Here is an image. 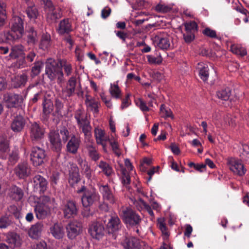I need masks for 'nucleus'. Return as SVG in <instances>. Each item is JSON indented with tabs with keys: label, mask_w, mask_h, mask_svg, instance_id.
Masks as SVG:
<instances>
[{
	"label": "nucleus",
	"mask_w": 249,
	"mask_h": 249,
	"mask_svg": "<svg viewBox=\"0 0 249 249\" xmlns=\"http://www.w3.org/2000/svg\"><path fill=\"white\" fill-rule=\"evenodd\" d=\"M119 215L127 225L131 227L136 226L138 228L142 221L141 216L129 207H122L119 211Z\"/></svg>",
	"instance_id": "obj_1"
},
{
	"label": "nucleus",
	"mask_w": 249,
	"mask_h": 249,
	"mask_svg": "<svg viewBox=\"0 0 249 249\" xmlns=\"http://www.w3.org/2000/svg\"><path fill=\"white\" fill-rule=\"evenodd\" d=\"M45 73L51 80H54L56 77L61 80L63 77V73L58 67L57 62L52 58L48 59L46 62Z\"/></svg>",
	"instance_id": "obj_2"
},
{
	"label": "nucleus",
	"mask_w": 249,
	"mask_h": 249,
	"mask_svg": "<svg viewBox=\"0 0 249 249\" xmlns=\"http://www.w3.org/2000/svg\"><path fill=\"white\" fill-rule=\"evenodd\" d=\"M77 192L78 193H83L81 200L85 207H89L99 200L100 196L94 189H87L85 186H82Z\"/></svg>",
	"instance_id": "obj_3"
},
{
	"label": "nucleus",
	"mask_w": 249,
	"mask_h": 249,
	"mask_svg": "<svg viewBox=\"0 0 249 249\" xmlns=\"http://www.w3.org/2000/svg\"><path fill=\"white\" fill-rule=\"evenodd\" d=\"M9 56L11 59H18L16 65L19 68L24 67L25 65L24 47L21 44L12 46Z\"/></svg>",
	"instance_id": "obj_4"
},
{
	"label": "nucleus",
	"mask_w": 249,
	"mask_h": 249,
	"mask_svg": "<svg viewBox=\"0 0 249 249\" xmlns=\"http://www.w3.org/2000/svg\"><path fill=\"white\" fill-rule=\"evenodd\" d=\"M3 100L8 108H16L22 106L24 99L21 95L7 93L3 96Z\"/></svg>",
	"instance_id": "obj_5"
},
{
	"label": "nucleus",
	"mask_w": 249,
	"mask_h": 249,
	"mask_svg": "<svg viewBox=\"0 0 249 249\" xmlns=\"http://www.w3.org/2000/svg\"><path fill=\"white\" fill-rule=\"evenodd\" d=\"M227 165L230 170L235 175L243 176L246 172L243 163L241 160L233 158H229Z\"/></svg>",
	"instance_id": "obj_6"
},
{
	"label": "nucleus",
	"mask_w": 249,
	"mask_h": 249,
	"mask_svg": "<svg viewBox=\"0 0 249 249\" xmlns=\"http://www.w3.org/2000/svg\"><path fill=\"white\" fill-rule=\"evenodd\" d=\"M46 157L45 150L39 147H34L32 148L30 154V159L33 165L38 166L41 165Z\"/></svg>",
	"instance_id": "obj_7"
},
{
	"label": "nucleus",
	"mask_w": 249,
	"mask_h": 249,
	"mask_svg": "<svg viewBox=\"0 0 249 249\" xmlns=\"http://www.w3.org/2000/svg\"><path fill=\"white\" fill-rule=\"evenodd\" d=\"M62 211L66 218H71L76 215L78 208L75 202L72 200L67 201L62 207Z\"/></svg>",
	"instance_id": "obj_8"
},
{
	"label": "nucleus",
	"mask_w": 249,
	"mask_h": 249,
	"mask_svg": "<svg viewBox=\"0 0 249 249\" xmlns=\"http://www.w3.org/2000/svg\"><path fill=\"white\" fill-rule=\"evenodd\" d=\"M89 232L93 238L100 239L104 235L105 228L102 223L94 222L90 225Z\"/></svg>",
	"instance_id": "obj_9"
},
{
	"label": "nucleus",
	"mask_w": 249,
	"mask_h": 249,
	"mask_svg": "<svg viewBox=\"0 0 249 249\" xmlns=\"http://www.w3.org/2000/svg\"><path fill=\"white\" fill-rule=\"evenodd\" d=\"M30 136L32 141L41 139L44 134V129L36 122L32 123L29 128Z\"/></svg>",
	"instance_id": "obj_10"
},
{
	"label": "nucleus",
	"mask_w": 249,
	"mask_h": 249,
	"mask_svg": "<svg viewBox=\"0 0 249 249\" xmlns=\"http://www.w3.org/2000/svg\"><path fill=\"white\" fill-rule=\"evenodd\" d=\"M121 244L124 249H141L139 240L133 237H123Z\"/></svg>",
	"instance_id": "obj_11"
},
{
	"label": "nucleus",
	"mask_w": 249,
	"mask_h": 249,
	"mask_svg": "<svg viewBox=\"0 0 249 249\" xmlns=\"http://www.w3.org/2000/svg\"><path fill=\"white\" fill-rule=\"evenodd\" d=\"M171 38L166 34L162 36L159 35L156 36L154 38V42L155 45L162 50H167L170 47Z\"/></svg>",
	"instance_id": "obj_12"
},
{
	"label": "nucleus",
	"mask_w": 249,
	"mask_h": 249,
	"mask_svg": "<svg viewBox=\"0 0 249 249\" xmlns=\"http://www.w3.org/2000/svg\"><path fill=\"white\" fill-rule=\"evenodd\" d=\"M11 30L14 33L18 34V37H22L23 32V22L18 16H14L11 20Z\"/></svg>",
	"instance_id": "obj_13"
},
{
	"label": "nucleus",
	"mask_w": 249,
	"mask_h": 249,
	"mask_svg": "<svg viewBox=\"0 0 249 249\" xmlns=\"http://www.w3.org/2000/svg\"><path fill=\"white\" fill-rule=\"evenodd\" d=\"M49 137L52 149L57 152H59L61 149L62 145L59 133L54 130H51Z\"/></svg>",
	"instance_id": "obj_14"
},
{
	"label": "nucleus",
	"mask_w": 249,
	"mask_h": 249,
	"mask_svg": "<svg viewBox=\"0 0 249 249\" xmlns=\"http://www.w3.org/2000/svg\"><path fill=\"white\" fill-rule=\"evenodd\" d=\"M82 224L76 221H72L67 227L68 236L69 238L73 239L82 231Z\"/></svg>",
	"instance_id": "obj_15"
},
{
	"label": "nucleus",
	"mask_w": 249,
	"mask_h": 249,
	"mask_svg": "<svg viewBox=\"0 0 249 249\" xmlns=\"http://www.w3.org/2000/svg\"><path fill=\"white\" fill-rule=\"evenodd\" d=\"M81 143L80 138L78 136L72 135L71 137L66 145L67 151L71 154H76Z\"/></svg>",
	"instance_id": "obj_16"
},
{
	"label": "nucleus",
	"mask_w": 249,
	"mask_h": 249,
	"mask_svg": "<svg viewBox=\"0 0 249 249\" xmlns=\"http://www.w3.org/2000/svg\"><path fill=\"white\" fill-rule=\"evenodd\" d=\"M99 189L105 201L111 204L116 203L117 199L112 193L110 189L107 185L100 186Z\"/></svg>",
	"instance_id": "obj_17"
},
{
	"label": "nucleus",
	"mask_w": 249,
	"mask_h": 249,
	"mask_svg": "<svg viewBox=\"0 0 249 249\" xmlns=\"http://www.w3.org/2000/svg\"><path fill=\"white\" fill-rule=\"evenodd\" d=\"M15 174L20 178H24L30 174V168L26 162L19 163L15 168Z\"/></svg>",
	"instance_id": "obj_18"
},
{
	"label": "nucleus",
	"mask_w": 249,
	"mask_h": 249,
	"mask_svg": "<svg viewBox=\"0 0 249 249\" xmlns=\"http://www.w3.org/2000/svg\"><path fill=\"white\" fill-rule=\"evenodd\" d=\"M94 132L97 143L102 145L104 150L106 151V143L109 141V137L106 135L105 131L101 129L95 128Z\"/></svg>",
	"instance_id": "obj_19"
},
{
	"label": "nucleus",
	"mask_w": 249,
	"mask_h": 249,
	"mask_svg": "<svg viewBox=\"0 0 249 249\" xmlns=\"http://www.w3.org/2000/svg\"><path fill=\"white\" fill-rule=\"evenodd\" d=\"M85 105L87 109L92 111L94 114L97 115L98 113L100 103L96 101L94 98L87 94L86 95Z\"/></svg>",
	"instance_id": "obj_20"
},
{
	"label": "nucleus",
	"mask_w": 249,
	"mask_h": 249,
	"mask_svg": "<svg viewBox=\"0 0 249 249\" xmlns=\"http://www.w3.org/2000/svg\"><path fill=\"white\" fill-rule=\"evenodd\" d=\"M26 124L25 120L21 115L16 116L11 124V129L15 132H19L24 128Z\"/></svg>",
	"instance_id": "obj_21"
},
{
	"label": "nucleus",
	"mask_w": 249,
	"mask_h": 249,
	"mask_svg": "<svg viewBox=\"0 0 249 249\" xmlns=\"http://www.w3.org/2000/svg\"><path fill=\"white\" fill-rule=\"evenodd\" d=\"M77 162L81 170L82 173L88 179H90L92 177V170L86 160L81 157H78Z\"/></svg>",
	"instance_id": "obj_22"
},
{
	"label": "nucleus",
	"mask_w": 249,
	"mask_h": 249,
	"mask_svg": "<svg viewBox=\"0 0 249 249\" xmlns=\"http://www.w3.org/2000/svg\"><path fill=\"white\" fill-rule=\"evenodd\" d=\"M35 211L37 218L41 219L45 218L49 214L51 210L39 202L36 205Z\"/></svg>",
	"instance_id": "obj_23"
},
{
	"label": "nucleus",
	"mask_w": 249,
	"mask_h": 249,
	"mask_svg": "<svg viewBox=\"0 0 249 249\" xmlns=\"http://www.w3.org/2000/svg\"><path fill=\"white\" fill-rule=\"evenodd\" d=\"M6 241L11 248L14 249L21 245L19 236L15 233H8L6 236Z\"/></svg>",
	"instance_id": "obj_24"
},
{
	"label": "nucleus",
	"mask_w": 249,
	"mask_h": 249,
	"mask_svg": "<svg viewBox=\"0 0 249 249\" xmlns=\"http://www.w3.org/2000/svg\"><path fill=\"white\" fill-rule=\"evenodd\" d=\"M43 229V223L37 222L30 228L29 231V235L32 238H37L40 235Z\"/></svg>",
	"instance_id": "obj_25"
},
{
	"label": "nucleus",
	"mask_w": 249,
	"mask_h": 249,
	"mask_svg": "<svg viewBox=\"0 0 249 249\" xmlns=\"http://www.w3.org/2000/svg\"><path fill=\"white\" fill-rule=\"evenodd\" d=\"M50 232L56 239L62 238L64 235V230L61 224L55 223L50 228Z\"/></svg>",
	"instance_id": "obj_26"
},
{
	"label": "nucleus",
	"mask_w": 249,
	"mask_h": 249,
	"mask_svg": "<svg viewBox=\"0 0 249 249\" xmlns=\"http://www.w3.org/2000/svg\"><path fill=\"white\" fill-rule=\"evenodd\" d=\"M86 148L87 150L89 156L92 160L96 161L99 159L100 155L95 147L93 145L92 142H90L89 141L88 143H87Z\"/></svg>",
	"instance_id": "obj_27"
},
{
	"label": "nucleus",
	"mask_w": 249,
	"mask_h": 249,
	"mask_svg": "<svg viewBox=\"0 0 249 249\" xmlns=\"http://www.w3.org/2000/svg\"><path fill=\"white\" fill-rule=\"evenodd\" d=\"M27 75L25 73L15 76L12 78V85L16 88L24 86L27 81Z\"/></svg>",
	"instance_id": "obj_28"
},
{
	"label": "nucleus",
	"mask_w": 249,
	"mask_h": 249,
	"mask_svg": "<svg viewBox=\"0 0 249 249\" xmlns=\"http://www.w3.org/2000/svg\"><path fill=\"white\" fill-rule=\"evenodd\" d=\"M41 204L46 206L50 210L54 209L56 207V203L55 199L47 196H41L40 198V202Z\"/></svg>",
	"instance_id": "obj_29"
},
{
	"label": "nucleus",
	"mask_w": 249,
	"mask_h": 249,
	"mask_svg": "<svg viewBox=\"0 0 249 249\" xmlns=\"http://www.w3.org/2000/svg\"><path fill=\"white\" fill-rule=\"evenodd\" d=\"M71 30V26L68 19H64L60 22L57 29V32L59 34H67Z\"/></svg>",
	"instance_id": "obj_30"
},
{
	"label": "nucleus",
	"mask_w": 249,
	"mask_h": 249,
	"mask_svg": "<svg viewBox=\"0 0 249 249\" xmlns=\"http://www.w3.org/2000/svg\"><path fill=\"white\" fill-rule=\"evenodd\" d=\"M23 192L22 189L16 186H13L10 188V197L16 201L21 200L23 196Z\"/></svg>",
	"instance_id": "obj_31"
},
{
	"label": "nucleus",
	"mask_w": 249,
	"mask_h": 249,
	"mask_svg": "<svg viewBox=\"0 0 249 249\" xmlns=\"http://www.w3.org/2000/svg\"><path fill=\"white\" fill-rule=\"evenodd\" d=\"M197 69L200 78L204 82L206 81L209 76V68L207 64L203 63L198 64Z\"/></svg>",
	"instance_id": "obj_32"
},
{
	"label": "nucleus",
	"mask_w": 249,
	"mask_h": 249,
	"mask_svg": "<svg viewBox=\"0 0 249 249\" xmlns=\"http://www.w3.org/2000/svg\"><path fill=\"white\" fill-rule=\"evenodd\" d=\"M62 13L59 8H55L53 10L47 12V20L50 23H54L61 17Z\"/></svg>",
	"instance_id": "obj_33"
},
{
	"label": "nucleus",
	"mask_w": 249,
	"mask_h": 249,
	"mask_svg": "<svg viewBox=\"0 0 249 249\" xmlns=\"http://www.w3.org/2000/svg\"><path fill=\"white\" fill-rule=\"evenodd\" d=\"M98 166L102 170L104 174L107 177L112 176L114 174L112 167L107 162L101 160L98 164Z\"/></svg>",
	"instance_id": "obj_34"
},
{
	"label": "nucleus",
	"mask_w": 249,
	"mask_h": 249,
	"mask_svg": "<svg viewBox=\"0 0 249 249\" xmlns=\"http://www.w3.org/2000/svg\"><path fill=\"white\" fill-rule=\"evenodd\" d=\"M34 183L37 187L40 188V191L44 192L46 190L48 183L47 180L40 175H36L34 178Z\"/></svg>",
	"instance_id": "obj_35"
},
{
	"label": "nucleus",
	"mask_w": 249,
	"mask_h": 249,
	"mask_svg": "<svg viewBox=\"0 0 249 249\" xmlns=\"http://www.w3.org/2000/svg\"><path fill=\"white\" fill-rule=\"evenodd\" d=\"M118 83V81H117L113 84H110L109 91L112 97L115 99H121L122 93Z\"/></svg>",
	"instance_id": "obj_36"
},
{
	"label": "nucleus",
	"mask_w": 249,
	"mask_h": 249,
	"mask_svg": "<svg viewBox=\"0 0 249 249\" xmlns=\"http://www.w3.org/2000/svg\"><path fill=\"white\" fill-rule=\"evenodd\" d=\"M26 41L28 44L34 45L36 44L37 40L38 37L36 31L33 28H30L26 33Z\"/></svg>",
	"instance_id": "obj_37"
},
{
	"label": "nucleus",
	"mask_w": 249,
	"mask_h": 249,
	"mask_svg": "<svg viewBox=\"0 0 249 249\" xmlns=\"http://www.w3.org/2000/svg\"><path fill=\"white\" fill-rule=\"evenodd\" d=\"M230 50L232 53L240 57H243L247 54L246 49L239 44L231 45Z\"/></svg>",
	"instance_id": "obj_38"
},
{
	"label": "nucleus",
	"mask_w": 249,
	"mask_h": 249,
	"mask_svg": "<svg viewBox=\"0 0 249 249\" xmlns=\"http://www.w3.org/2000/svg\"><path fill=\"white\" fill-rule=\"evenodd\" d=\"M121 221L118 216L116 215L111 216L107 223V227L112 231H115L119 229Z\"/></svg>",
	"instance_id": "obj_39"
},
{
	"label": "nucleus",
	"mask_w": 249,
	"mask_h": 249,
	"mask_svg": "<svg viewBox=\"0 0 249 249\" xmlns=\"http://www.w3.org/2000/svg\"><path fill=\"white\" fill-rule=\"evenodd\" d=\"M51 46V36L46 33L42 35L39 44V48L46 50Z\"/></svg>",
	"instance_id": "obj_40"
},
{
	"label": "nucleus",
	"mask_w": 249,
	"mask_h": 249,
	"mask_svg": "<svg viewBox=\"0 0 249 249\" xmlns=\"http://www.w3.org/2000/svg\"><path fill=\"white\" fill-rule=\"evenodd\" d=\"M78 125L80 128H82L83 132L84 133V135L86 137V139L89 142V139L91 135L90 132L91 127L90 125L89 122V121L84 123H82Z\"/></svg>",
	"instance_id": "obj_41"
},
{
	"label": "nucleus",
	"mask_w": 249,
	"mask_h": 249,
	"mask_svg": "<svg viewBox=\"0 0 249 249\" xmlns=\"http://www.w3.org/2000/svg\"><path fill=\"white\" fill-rule=\"evenodd\" d=\"M74 118L76 120L78 125L88 121L86 114L80 109H77L75 113Z\"/></svg>",
	"instance_id": "obj_42"
},
{
	"label": "nucleus",
	"mask_w": 249,
	"mask_h": 249,
	"mask_svg": "<svg viewBox=\"0 0 249 249\" xmlns=\"http://www.w3.org/2000/svg\"><path fill=\"white\" fill-rule=\"evenodd\" d=\"M5 8L6 4L3 2H0V27L5 24L7 18Z\"/></svg>",
	"instance_id": "obj_43"
},
{
	"label": "nucleus",
	"mask_w": 249,
	"mask_h": 249,
	"mask_svg": "<svg viewBox=\"0 0 249 249\" xmlns=\"http://www.w3.org/2000/svg\"><path fill=\"white\" fill-rule=\"evenodd\" d=\"M216 95L219 99L227 101L231 95V90L229 88L221 89L217 92Z\"/></svg>",
	"instance_id": "obj_44"
},
{
	"label": "nucleus",
	"mask_w": 249,
	"mask_h": 249,
	"mask_svg": "<svg viewBox=\"0 0 249 249\" xmlns=\"http://www.w3.org/2000/svg\"><path fill=\"white\" fill-rule=\"evenodd\" d=\"M185 32L195 33L197 30V25L194 21L186 22L184 24Z\"/></svg>",
	"instance_id": "obj_45"
},
{
	"label": "nucleus",
	"mask_w": 249,
	"mask_h": 249,
	"mask_svg": "<svg viewBox=\"0 0 249 249\" xmlns=\"http://www.w3.org/2000/svg\"><path fill=\"white\" fill-rule=\"evenodd\" d=\"M121 171L122 175V183L127 187V185H128L130 183V175L126 171V169L124 168L123 166L121 167Z\"/></svg>",
	"instance_id": "obj_46"
},
{
	"label": "nucleus",
	"mask_w": 249,
	"mask_h": 249,
	"mask_svg": "<svg viewBox=\"0 0 249 249\" xmlns=\"http://www.w3.org/2000/svg\"><path fill=\"white\" fill-rule=\"evenodd\" d=\"M1 36H3V39L6 41H12L21 37H18V34L14 33L12 31L4 32L1 34Z\"/></svg>",
	"instance_id": "obj_47"
},
{
	"label": "nucleus",
	"mask_w": 249,
	"mask_h": 249,
	"mask_svg": "<svg viewBox=\"0 0 249 249\" xmlns=\"http://www.w3.org/2000/svg\"><path fill=\"white\" fill-rule=\"evenodd\" d=\"M160 114L161 116L164 118H173L171 110L169 108L166 107L164 104H162L160 107Z\"/></svg>",
	"instance_id": "obj_48"
},
{
	"label": "nucleus",
	"mask_w": 249,
	"mask_h": 249,
	"mask_svg": "<svg viewBox=\"0 0 249 249\" xmlns=\"http://www.w3.org/2000/svg\"><path fill=\"white\" fill-rule=\"evenodd\" d=\"M26 14L30 19H35L38 16V11L35 6L28 7L26 10Z\"/></svg>",
	"instance_id": "obj_49"
},
{
	"label": "nucleus",
	"mask_w": 249,
	"mask_h": 249,
	"mask_svg": "<svg viewBox=\"0 0 249 249\" xmlns=\"http://www.w3.org/2000/svg\"><path fill=\"white\" fill-rule=\"evenodd\" d=\"M240 156L241 158L249 163V146L247 144L242 145V151Z\"/></svg>",
	"instance_id": "obj_50"
},
{
	"label": "nucleus",
	"mask_w": 249,
	"mask_h": 249,
	"mask_svg": "<svg viewBox=\"0 0 249 249\" xmlns=\"http://www.w3.org/2000/svg\"><path fill=\"white\" fill-rule=\"evenodd\" d=\"M158 226L162 234L168 236L169 235L168 230L164 220L163 218H159L158 220Z\"/></svg>",
	"instance_id": "obj_51"
},
{
	"label": "nucleus",
	"mask_w": 249,
	"mask_h": 249,
	"mask_svg": "<svg viewBox=\"0 0 249 249\" xmlns=\"http://www.w3.org/2000/svg\"><path fill=\"white\" fill-rule=\"evenodd\" d=\"M136 106L143 112H147L149 110L146 103L141 98H138L135 100Z\"/></svg>",
	"instance_id": "obj_52"
},
{
	"label": "nucleus",
	"mask_w": 249,
	"mask_h": 249,
	"mask_svg": "<svg viewBox=\"0 0 249 249\" xmlns=\"http://www.w3.org/2000/svg\"><path fill=\"white\" fill-rule=\"evenodd\" d=\"M147 60L150 64H160L162 61V59L160 56H155L153 55H148L147 56Z\"/></svg>",
	"instance_id": "obj_53"
},
{
	"label": "nucleus",
	"mask_w": 249,
	"mask_h": 249,
	"mask_svg": "<svg viewBox=\"0 0 249 249\" xmlns=\"http://www.w3.org/2000/svg\"><path fill=\"white\" fill-rule=\"evenodd\" d=\"M9 151V142L6 139H0V152L2 153H5Z\"/></svg>",
	"instance_id": "obj_54"
},
{
	"label": "nucleus",
	"mask_w": 249,
	"mask_h": 249,
	"mask_svg": "<svg viewBox=\"0 0 249 249\" xmlns=\"http://www.w3.org/2000/svg\"><path fill=\"white\" fill-rule=\"evenodd\" d=\"M61 66L64 69V71L67 76H69L72 72L71 65L66 60H63L61 62Z\"/></svg>",
	"instance_id": "obj_55"
},
{
	"label": "nucleus",
	"mask_w": 249,
	"mask_h": 249,
	"mask_svg": "<svg viewBox=\"0 0 249 249\" xmlns=\"http://www.w3.org/2000/svg\"><path fill=\"white\" fill-rule=\"evenodd\" d=\"M43 67V64L41 62L38 61L36 62L32 69V72L33 75L36 76L39 74Z\"/></svg>",
	"instance_id": "obj_56"
},
{
	"label": "nucleus",
	"mask_w": 249,
	"mask_h": 249,
	"mask_svg": "<svg viewBox=\"0 0 249 249\" xmlns=\"http://www.w3.org/2000/svg\"><path fill=\"white\" fill-rule=\"evenodd\" d=\"M43 106V112L46 115L50 114L53 110V105L50 101H45Z\"/></svg>",
	"instance_id": "obj_57"
},
{
	"label": "nucleus",
	"mask_w": 249,
	"mask_h": 249,
	"mask_svg": "<svg viewBox=\"0 0 249 249\" xmlns=\"http://www.w3.org/2000/svg\"><path fill=\"white\" fill-rule=\"evenodd\" d=\"M74 92V90L66 86L62 90V97L64 99L67 100L68 98L72 96Z\"/></svg>",
	"instance_id": "obj_58"
},
{
	"label": "nucleus",
	"mask_w": 249,
	"mask_h": 249,
	"mask_svg": "<svg viewBox=\"0 0 249 249\" xmlns=\"http://www.w3.org/2000/svg\"><path fill=\"white\" fill-rule=\"evenodd\" d=\"M8 212L16 218H18L20 217V210L15 205H11L8 208Z\"/></svg>",
	"instance_id": "obj_59"
},
{
	"label": "nucleus",
	"mask_w": 249,
	"mask_h": 249,
	"mask_svg": "<svg viewBox=\"0 0 249 249\" xmlns=\"http://www.w3.org/2000/svg\"><path fill=\"white\" fill-rule=\"evenodd\" d=\"M18 151L17 149H15L10 153L9 161L11 164H15L18 160Z\"/></svg>",
	"instance_id": "obj_60"
},
{
	"label": "nucleus",
	"mask_w": 249,
	"mask_h": 249,
	"mask_svg": "<svg viewBox=\"0 0 249 249\" xmlns=\"http://www.w3.org/2000/svg\"><path fill=\"white\" fill-rule=\"evenodd\" d=\"M100 96L102 101L105 103L107 107L109 108H112V104L111 99L107 97L104 92L100 93Z\"/></svg>",
	"instance_id": "obj_61"
},
{
	"label": "nucleus",
	"mask_w": 249,
	"mask_h": 249,
	"mask_svg": "<svg viewBox=\"0 0 249 249\" xmlns=\"http://www.w3.org/2000/svg\"><path fill=\"white\" fill-rule=\"evenodd\" d=\"M80 180L79 175L77 173H71L70 175L69 183L71 185H74Z\"/></svg>",
	"instance_id": "obj_62"
},
{
	"label": "nucleus",
	"mask_w": 249,
	"mask_h": 249,
	"mask_svg": "<svg viewBox=\"0 0 249 249\" xmlns=\"http://www.w3.org/2000/svg\"><path fill=\"white\" fill-rule=\"evenodd\" d=\"M183 39L185 42L189 43L193 41L195 39V34L190 32H185L183 34Z\"/></svg>",
	"instance_id": "obj_63"
},
{
	"label": "nucleus",
	"mask_w": 249,
	"mask_h": 249,
	"mask_svg": "<svg viewBox=\"0 0 249 249\" xmlns=\"http://www.w3.org/2000/svg\"><path fill=\"white\" fill-rule=\"evenodd\" d=\"M203 34L211 38H216V33L215 31L212 30L209 28H206L202 31Z\"/></svg>",
	"instance_id": "obj_64"
}]
</instances>
